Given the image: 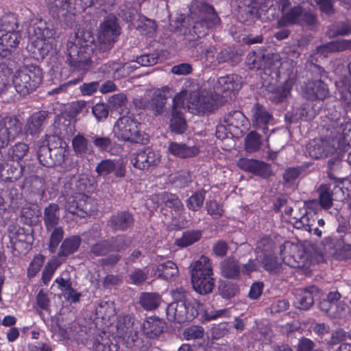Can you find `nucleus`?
<instances>
[{
  "instance_id": "f257e3e1",
  "label": "nucleus",
  "mask_w": 351,
  "mask_h": 351,
  "mask_svg": "<svg viewBox=\"0 0 351 351\" xmlns=\"http://www.w3.org/2000/svg\"><path fill=\"white\" fill-rule=\"evenodd\" d=\"M93 38L88 32H79L66 44V62L73 71L84 73L92 67Z\"/></svg>"
},
{
  "instance_id": "f03ea898",
  "label": "nucleus",
  "mask_w": 351,
  "mask_h": 351,
  "mask_svg": "<svg viewBox=\"0 0 351 351\" xmlns=\"http://www.w3.org/2000/svg\"><path fill=\"white\" fill-rule=\"evenodd\" d=\"M189 269L194 290L201 295L211 293L215 287V280L209 258L202 256L191 264Z\"/></svg>"
},
{
  "instance_id": "7ed1b4c3",
  "label": "nucleus",
  "mask_w": 351,
  "mask_h": 351,
  "mask_svg": "<svg viewBox=\"0 0 351 351\" xmlns=\"http://www.w3.org/2000/svg\"><path fill=\"white\" fill-rule=\"evenodd\" d=\"M141 124L129 111L120 117L114 125V134L119 140L132 143L145 145L148 143V134L141 130Z\"/></svg>"
},
{
  "instance_id": "20e7f679",
  "label": "nucleus",
  "mask_w": 351,
  "mask_h": 351,
  "mask_svg": "<svg viewBox=\"0 0 351 351\" xmlns=\"http://www.w3.org/2000/svg\"><path fill=\"white\" fill-rule=\"evenodd\" d=\"M18 27L17 19L13 15L0 19V59L8 58L19 43L21 36Z\"/></svg>"
},
{
  "instance_id": "39448f33",
  "label": "nucleus",
  "mask_w": 351,
  "mask_h": 351,
  "mask_svg": "<svg viewBox=\"0 0 351 351\" xmlns=\"http://www.w3.org/2000/svg\"><path fill=\"white\" fill-rule=\"evenodd\" d=\"M67 144L58 136H52L47 145H38L37 156L39 162L45 167L61 165L64 160Z\"/></svg>"
},
{
  "instance_id": "423d86ee",
  "label": "nucleus",
  "mask_w": 351,
  "mask_h": 351,
  "mask_svg": "<svg viewBox=\"0 0 351 351\" xmlns=\"http://www.w3.org/2000/svg\"><path fill=\"white\" fill-rule=\"evenodd\" d=\"M11 78L16 90L21 95H26L34 91L41 83L42 71L37 66H24Z\"/></svg>"
},
{
  "instance_id": "0eeeda50",
  "label": "nucleus",
  "mask_w": 351,
  "mask_h": 351,
  "mask_svg": "<svg viewBox=\"0 0 351 351\" xmlns=\"http://www.w3.org/2000/svg\"><path fill=\"white\" fill-rule=\"evenodd\" d=\"M63 197L65 201V210L73 215L84 217L85 215H91L95 210L93 199L84 193Z\"/></svg>"
},
{
  "instance_id": "6e6552de",
  "label": "nucleus",
  "mask_w": 351,
  "mask_h": 351,
  "mask_svg": "<svg viewBox=\"0 0 351 351\" xmlns=\"http://www.w3.org/2000/svg\"><path fill=\"white\" fill-rule=\"evenodd\" d=\"M196 302H171L167 307V316L170 322L183 323L193 320L198 315Z\"/></svg>"
},
{
  "instance_id": "1a4fd4ad",
  "label": "nucleus",
  "mask_w": 351,
  "mask_h": 351,
  "mask_svg": "<svg viewBox=\"0 0 351 351\" xmlns=\"http://www.w3.org/2000/svg\"><path fill=\"white\" fill-rule=\"evenodd\" d=\"M111 252H114L105 258L99 260L100 265L102 267H114L121 259V253L124 252L131 245L132 238L126 234H118L108 239Z\"/></svg>"
},
{
  "instance_id": "9d476101",
  "label": "nucleus",
  "mask_w": 351,
  "mask_h": 351,
  "mask_svg": "<svg viewBox=\"0 0 351 351\" xmlns=\"http://www.w3.org/2000/svg\"><path fill=\"white\" fill-rule=\"evenodd\" d=\"M119 34L120 27L117 23V19L114 15H108L100 26V49L108 50L112 48Z\"/></svg>"
},
{
  "instance_id": "9b49d317",
  "label": "nucleus",
  "mask_w": 351,
  "mask_h": 351,
  "mask_svg": "<svg viewBox=\"0 0 351 351\" xmlns=\"http://www.w3.org/2000/svg\"><path fill=\"white\" fill-rule=\"evenodd\" d=\"M161 155L159 151L145 147L131 156L132 165L141 170H152L160 165Z\"/></svg>"
},
{
  "instance_id": "f8f14e48",
  "label": "nucleus",
  "mask_w": 351,
  "mask_h": 351,
  "mask_svg": "<svg viewBox=\"0 0 351 351\" xmlns=\"http://www.w3.org/2000/svg\"><path fill=\"white\" fill-rule=\"evenodd\" d=\"M22 123L16 116L0 118V147H6L21 132Z\"/></svg>"
},
{
  "instance_id": "ddd939ff",
  "label": "nucleus",
  "mask_w": 351,
  "mask_h": 351,
  "mask_svg": "<svg viewBox=\"0 0 351 351\" xmlns=\"http://www.w3.org/2000/svg\"><path fill=\"white\" fill-rule=\"evenodd\" d=\"M49 13L53 18L64 22L66 26L71 25L73 16L69 13V0H45Z\"/></svg>"
},
{
  "instance_id": "4468645a",
  "label": "nucleus",
  "mask_w": 351,
  "mask_h": 351,
  "mask_svg": "<svg viewBox=\"0 0 351 351\" xmlns=\"http://www.w3.org/2000/svg\"><path fill=\"white\" fill-rule=\"evenodd\" d=\"M318 200L321 208L328 210L333 206V202L338 201L343 195L341 187L334 184H321L317 189Z\"/></svg>"
},
{
  "instance_id": "2eb2a0df",
  "label": "nucleus",
  "mask_w": 351,
  "mask_h": 351,
  "mask_svg": "<svg viewBox=\"0 0 351 351\" xmlns=\"http://www.w3.org/2000/svg\"><path fill=\"white\" fill-rule=\"evenodd\" d=\"M50 113L46 110H40L33 113L27 120L24 128L27 136H31L32 138L39 136L43 130V126L49 118Z\"/></svg>"
},
{
  "instance_id": "dca6fc26",
  "label": "nucleus",
  "mask_w": 351,
  "mask_h": 351,
  "mask_svg": "<svg viewBox=\"0 0 351 351\" xmlns=\"http://www.w3.org/2000/svg\"><path fill=\"white\" fill-rule=\"evenodd\" d=\"M173 93L172 88L167 86L154 91L149 101L150 109L154 116H161L167 112V101L172 96Z\"/></svg>"
},
{
  "instance_id": "f3484780",
  "label": "nucleus",
  "mask_w": 351,
  "mask_h": 351,
  "mask_svg": "<svg viewBox=\"0 0 351 351\" xmlns=\"http://www.w3.org/2000/svg\"><path fill=\"white\" fill-rule=\"evenodd\" d=\"M237 165L239 168L260 176L263 179H267L273 174L270 165L261 160L240 158L238 160Z\"/></svg>"
},
{
  "instance_id": "a211bd4d",
  "label": "nucleus",
  "mask_w": 351,
  "mask_h": 351,
  "mask_svg": "<svg viewBox=\"0 0 351 351\" xmlns=\"http://www.w3.org/2000/svg\"><path fill=\"white\" fill-rule=\"evenodd\" d=\"M274 54H265L262 51H251L246 58V64L250 69H271L275 64Z\"/></svg>"
},
{
  "instance_id": "6ab92c4d",
  "label": "nucleus",
  "mask_w": 351,
  "mask_h": 351,
  "mask_svg": "<svg viewBox=\"0 0 351 351\" xmlns=\"http://www.w3.org/2000/svg\"><path fill=\"white\" fill-rule=\"evenodd\" d=\"M220 21V19L213 6L202 4L199 8V18L194 22L196 23V29L200 27L206 32L208 28L219 25Z\"/></svg>"
},
{
  "instance_id": "aec40b11",
  "label": "nucleus",
  "mask_w": 351,
  "mask_h": 351,
  "mask_svg": "<svg viewBox=\"0 0 351 351\" xmlns=\"http://www.w3.org/2000/svg\"><path fill=\"white\" fill-rule=\"evenodd\" d=\"M302 94L308 100L324 101L329 97L330 91L327 84L319 79L308 82L304 88Z\"/></svg>"
},
{
  "instance_id": "412c9836",
  "label": "nucleus",
  "mask_w": 351,
  "mask_h": 351,
  "mask_svg": "<svg viewBox=\"0 0 351 351\" xmlns=\"http://www.w3.org/2000/svg\"><path fill=\"white\" fill-rule=\"evenodd\" d=\"M134 224V215L128 210L118 211L112 215L108 221V226L113 231L125 232Z\"/></svg>"
},
{
  "instance_id": "4be33fe9",
  "label": "nucleus",
  "mask_w": 351,
  "mask_h": 351,
  "mask_svg": "<svg viewBox=\"0 0 351 351\" xmlns=\"http://www.w3.org/2000/svg\"><path fill=\"white\" fill-rule=\"evenodd\" d=\"M324 250L332 256L339 259L351 258V245L341 244L340 241L333 237H328L323 241Z\"/></svg>"
},
{
  "instance_id": "5701e85b",
  "label": "nucleus",
  "mask_w": 351,
  "mask_h": 351,
  "mask_svg": "<svg viewBox=\"0 0 351 351\" xmlns=\"http://www.w3.org/2000/svg\"><path fill=\"white\" fill-rule=\"evenodd\" d=\"M135 319L131 315H119L117 319L116 329L119 337H132L137 333Z\"/></svg>"
},
{
  "instance_id": "b1692460",
  "label": "nucleus",
  "mask_w": 351,
  "mask_h": 351,
  "mask_svg": "<svg viewBox=\"0 0 351 351\" xmlns=\"http://www.w3.org/2000/svg\"><path fill=\"white\" fill-rule=\"evenodd\" d=\"M62 195H71L77 193H84L86 182L84 179H77L75 176L69 175L63 178Z\"/></svg>"
},
{
  "instance_id": "393cba45",
  "label": "nucleus",
  "mask_w": 351,
  "mask_h": 351,
  "mask_svg": "<svg viewBox=\"0 0 351 351\" xmlns=\"http://www.w3.org/2000/svg\"><path fill=\"white\" fill-rule=\"evenodd\" d=\"M319 293L320 290L313 285L304 289L296 298L295 306L302 310L309 309L314 303L315 298L319 297Z\"/></svg>"
},
{
  "instance_id": "a878e982",
  "label": "nucleus",
  "mask_w": 351,
  "mask_h": 351,
  "mask_svg": "<svg viewBox=\"0 0 351 351\" xmlns=\"http://www.w3.org/2000/svg\"><path fill=\"white\" fill-rule=\"evenodd\" d=\"M166 115L169 119V130L174 134H182L187 130V123L182 111L169 110Z\"/></svg>"
},
{
  "instance_id": "bb28decb",
  "label": "nucleus",
  "mask_w": 351,
  "mask_h": 351,
  "mask_svg": "<svg viewBox=\"0 0 351 351\" xmlns=\"http://www.w3.org/2000/svg\"><path fill=\"white\" fill-rule=\"evenodd\" d=\"M32 34L36 39L47 40L55 37L56 29L53 25L41 19H36L33 25L29 29V33Z\"/></svg>"
},
{
  "instance_id": "cd10ccee",
  "label": "nucleus",
  "mask_w": 351,
  "mask_h": 351,
  "mask_svg": "<svg viewBox=\"0 0 351 351\" xmlns=\"http://www.w3.org/2000/svg\"><path fill=\"white\" fill-rule=\"evenodd\" d=\"M167 149L171 154L180 158H192L199 152V148L195 145L191 146L176 142H170Z\"/></svg>"
},
{
  "instance_id": "c85d7f7f",
  "label": "nucleus",
  "mask_w": 351,
  "mask_h": 351,
  "mask_svg": "<svg viewBox=\"0 0 351 351\" xmlns=\"http://www.w3.org/2000/svg\"><path fill=\"white\" fill-rule=\"evenodd\" d=\"M280 249V254L282 256V259L284 261L287 260L288 261V264L291 265L293 267H300L304 265L303 264V257L298 254V257L300 258V261L296 260V256L295 254H292V252H295L298 250V247L293 243L286 241L283 244L279 245Z\"/></svg>"
},
{
  "instance_id": "c756f323",
  "label": "nucleus",
  "mask_w": 351,
  "mask_h": 351,
  "mask_svg": "<svg viewBox=\"0 0 351 351\" xmlns=\"http://www.w3.org/2000/svg\"><path fill=\"white\" fill-rule=\"evenodd\" d=\"M166 323L156 317L147 318L143 324V330L145 335L149 338H156L163 332Z\"/></svg>"
},
{
  "instance_id": "7c9ffc66",
  "label": "nucleus",
  "mask_w": 351,
  "mask_h": 351,
  "mask_svg": "<svg viewBox=\"0 0 351 351\" xmlns=\"http://www.w3.org/2000/svg\"><path fill=\"white\" fill-rule=\"evenodd\" d=\"M235 78H237V75H228L220 77L215 85L216 93L221 94L224 97H230L231 93L239 86V84L235 82Z\"/></svg>"
},
{
  "instance_id": "2f4dec72",
  "label": "nucleus",
  "mask_w": 351,
  "mask_h": 351,
  "mask_svg": "<svg viewBox=\"0 0 351 351\" xmlns=\"http://www.w3.org/2000/svg\"><path fill=\"white\" fill-rule=\"evenodd\" d=\"M341 298V294L338 291H330L326 298L319 303V308L328 316L335 317L337 316L336 308L337 302Z\"/></svg>"
},
{
  "instance_id": "473e14b6",
  "label": "nucleus",
  "mask_w": 351,
  "mask_h": 351,
  "mask_svg": "<svg viewBox=\"0 0 351 351\" xmlns=\"http://www.w3.org/2000/svg\"><path fill=\"white\" fill-rule=\"evenodd\" d=\"M60 207L55 203L50 204L44 209L43 221L46 230L51 231L53 228L58 227L60 221Z\"/></svg>"
},
{
  "instance_id": "72a5a7b5",
  "label": "nucleus",
  "mask_w": 351,
  "mask_h": 351,
  "mask_svg": "<svg viewBox=\"0 0 351 351\" xmlns=\"http://www.w3.org/2000/svg\"><path fill=\"white\" fill-rule=\"evenodd\" d=\"M291 89L288 82L277 87L271 86L268 89L267 98L275 104L282 103L291 95Z\"/></svg>"
},
{
  "instance_id": "f704fd0d",
  "label": "nucleus",
  "mask_w": 351,
  "mask_h": 351,
  "mask_svg": "<svg viewBox=\"0 0 351 351\" xmlns=\"http://www.w3.org/2000/svg\"><path fill=\"white\" fill-rule=\"evenodd\" d=\"M221 271L222 276L226 278L238 279L240 277L241 267L237 260L229 257L221 263Z\"/></svg>"
},
{
  "instance_id": "c9c22d12",
  "label": "nucleus",
  "mask_w": 351,
  "mask_h": 351,
  "mask_svg": "<svg viewBox=\"0 0 351 351\" xmlns=\"http://www.w3.org/2000/svg\"><path fill=\"white\" fill-rule=\"evenodd\" d=\"M46 40L36 39L28 46L34 58L37 60L45 58L52 49L51 45Z\"/></svg>"
},
{
  "instance_id": "e433bc0d",
  "label": "nucleus",
  "mask_w": 351,
  "mask_h": 351,
  "mask_svg": "<svg viewBox=\"0 0 351 351\" xmlns=\"http://www.w3.org/2000/svg\"><path fill=\"white\" fill-rule=\"evenodd\" d=\"M82 242L80 236L73 235L66 238L62 243L60 251L58 252L59 256H68L69 255L74 253L78 249Z\"/></svg>"
},
{
  "instance_id": "4c0bfd02",
  "label": "nucleus",
  "mask_w": 351,
  "mask_h": 351,
  "mask_svg": "<svg viewBox=\"0 0 351 351\" xmlns=\"http://www.w3.org/2000/svg\"><path fill=\"white\" fill-rule=\"evenodd\" d=\"M72 145L75 154L78 156H86L93 153V147L83 135L77 134L72 140Z\"/></svg>"
},
{
  "instance_id": "58836bf2",
  "label": "nucleus",
  "mask_w": 351,
  "mask_h": 351,
  "mask_svg": "<svg viewBox=\"0 0 351 351\" xmlns=\"http://www.w3.org/2000/svg\"><path fill=\"white\" fill-rule=\"evenodd\" d=\"M193 24L191 29L184 28L183 32L185 45L189 47H196L198 45V40L206 34V32L200 27L196 29V23L194 21Z\"/></svg>"
},
{
  "instance_id": "ea45409f",
  "label": "nucleus",
  "mask_w": 351,
  "mask_h": 351,
  "mask_svg": "<svg viewBox=\"0 0 351 351\" xmlns=\"http://www.w3.org/2000/svg\"><path fill=\"white\" fill-rule=\"evenodd\" d=\"M25 169V167L19 162L10 165L6 163L5 169L1 171L0 177L4 180L14 182L22 176Z\"/></svg>"
},
{
  "instance_id": "a19ab883",
  "label": "nucleus",
  "mask_w": 351,
  "mask_h": 351,
  "mask_svg": "<svg viewBox=\"0 0 351 351\" xmlns=\"http://www.w3.org/2000/svg\"><path fill=\"white\" fill-rule=\"evenodd\" d=\"M259 258L263 268L273 274H278L282 270L281 263H280L274 254L260 255Z\"/></svg>"
},
{
  "instance_id": "79ce46f5",
  "label": "nucleus",
  "mask_w": 351,
  "mask_h": 351,
  "mask_svg": "<svg viewBox=\"0 0 351 351\" xmlns=\"http://www.w3.org/2000/svg\"><path fill=\"white\" fill-rule=\"evenodd\" d=\"M156 274L158 277L169 280L178 275V269L173 262L168 261L157 266Z\"/></svg>"
},
{
  "instance_id": "37998d69",
  "label": "nucleus",
  "mask_w": 351,
  "mask_h": 351,
  "mask_svg": "<svg viewBox=\"0 0 351 351\" xmlns=\"http://www.w3.org/2000/svg\"><path fill=\"white\" fill-rule=\"evenodd\" d=\"M216 60L219 64L227 62L231 65H236L241 60L239 51L230 48L222 49L219 52Z\"/></svg>"
},
{
  "instance_id": "c03bdc74",
  "label": "nucleus",
  "mask_w": 351,
  "mask_h": 351,
  "mask_svg": "<svg viewBox=\"0 0 351 351\" xmlns=\"http://www.w3.org/2000/svg\"><path fill=\"white\" fill-rule=\"evenodd\" d=\"M133 26L142 34H153L156 29L155 21L138 14Z\"/></svg>"
},
{
  "instance_id": "a18cd8bd",
  "label": "nucleus",
  "mask_w": 351,
  "mask_h": 351,
  "mask_svg": "<svg viewBox=\"0 0 351 351\" xmlns=\"http://www.w3.org/2000/svg\"><path fill=\"white\" fill-rule=\"evenodd\" d=\"M202 232L199 230H191L182 233L180 239L176 240V244L180 247H188L197 242L202 237Z\"/></svg>"
},
{
  "instance_id": "49530a36",
  "label": "nucleus",
  "mask_w": 351,
  "mask_h": 351,
  "mask_svg": "<svg viewBox=\"0 0 351 351\" xmlns=\"http://www.w3.org/2000/svg\"><path fill=\"white\" fill-rule=\"evenodd\" d=\"M139 302L145 310L152 311L158 307L161 302V296L156 293H143Z\"/></svg>"
},
{
  "instance_id": "de8ad7c7",
  "label": "nucleus",
  "mask_w": 351,
  "mask_h": 351,
  "mask_svg": "<svg viewBox=\"0 0 351 351\" xmlns=\"http://www.w3.org/2000/svg\"><path fill=\"white\" fill-rule=\"evenodd\" d=\"M351 48V40L332 41L318 47L321 53L339 52Z\"/></svg>"
},
{
  "instance_id": "09e8293b",
  "label": "nucleus",
  "mask_w": 351,
  "mask_h": 351,
  "mask_svg": "<svg viewBox=\"0 0 351 351\" xmlns=\"http://www.w3.org/2000/svg\"><path fill=\"white\" fill-rule=\"evenodd\" d=\"M189 103L196 108L202 110L211 111L213 110V101L208 96H199L198 93L191 94L189 98Z\"/></svg>"
},
{
  "instance_id": "8fccbe9b",
  "label": "nucleus",
  "mask_w": 351,
  "mask_h": 351,
  "mask_svg": "<svg viewBox=\"0 0 351 351\" xmlns=\"http://www.w3.org/2000/svg\"><path fill=\"white\" fill-rule=\"evenodd\" d=\"M108 239L97 241L90 246L88 256L90 258L101 257L105 258L108 256L110 252V245Z\"/></svg>"
},
{
  "instance_id": "3c124183",
  "label": "nucleus",
  "mask_w": 351,
  "mask_h": 351,
  "mask_svg": "<svg viewBox=\"0 0 351 351\" xmlns=\"http://www.w3.org/2000/svg\"><path fill=\"white\" fill-rule=\"evenodd\" d=\"M245 117L244 114L239 110H232L225 114L223 117V123H226L228 127H233L239 128L243 125Z\"/></svg>"
},
{
  "instance_id": "603ef678",
  "label": "nucleus",
  "mask_w": 351,
  "mask_h": 351,
  "mask_svg": "<svg viewBox=\"0 0 351 351\" xmlns=\"http://www.w3.org/2000/svg\"><path fill=\"white\" fill-rule=\"evenodd\" d=\"M227 332H228V330L226 328V326L223 325H217V326H213L211 328L212 339L210 341H208L207 343V346H206L207 348H208L210 349H214V350L219 349L216 346H219V345L223 346L224 345L223 341H222L221 343H217V342H215V341H217L220 338L225 336L227 334ZM220 349L223 350V348H220Z\"/></svg>"
},
{
  "instance_id": "864d4df0",
  "label": "nucleus",
  "mask_w": 351,
  "mask_h": 351,
  "mask_svg": "<svg viewBox=\"0 0 351 351\" xmlns=\"http://www.w3.org/2000/svg\"><path fill=\"white\" fill-rule=\"evenodd\" d=\"M253 116L258 125L265 126L272 119V116L263 106L256 104L252 109Z\"/></svg>"
},
{
  "instance_id": "5fc2aeb1",
  "label": "nucleus",
  "mask_w": 351,
  "mask_h": 351,
  "mask_svg": "<svg viewBox=\"0 0 351 351\" xmlns=\"http://www.w3.org/2000/svg\"><path fill=\"white\" fill-rule=\"evenodd\" d=\"M262 142L261 135L252 131L245 138V148L247 152H254L260 149Z\"/></svg>"
},
{
  "instance_id": "6e6d98bb",
  "label": "nucleus",
  "mask_w": 351,
  "mask_h": 351,
  "mask_svg": "<svg viewBox=\"0 0 351 351\" xmlns=\"http://www.w3.org/2000/svg\"><path fill=\"white\" fill-rule=\"evenodd\" d=\"M278 245L269 237H263L257 243L256 250H259L263 256L264 254H274Z\"/></svg>"
},
{
  "instance_id": "4d7b16f0",
  "label": "nucleus",
  "mask_w": 351,
  "mask_h": 351,
  "mask_svg": "<svg viewBox=\"0 0 351 351\" xmlns=\"http://www.w3.org/2000/svg\"><path fill=\"white\" fill-rule=\"evenodd\" d=\"M69 13L73 16V21L74 16L77 13L84 12L87 8L91 7L93 5V0H69Z\"/></svg>"
},
{
  "instance_id": "13d9d810",
  "label": "nucleus",
  "mask_w": 351,
  "mask_h": 351,
  "mask_svg": "<svg viewBox=\"0 0 351 351\" xmlns=\"http://www.w3.org/2000/svg\"><path fill=\"white\" fill-rule=\"evenodd\" d=\"M49 237V250L51 253H55L57 247L64 237V230L62 227H55L52 230Z\"/></svg>"
},
{
  "instance_id": "bf43d9fd",
  "label": "nucleus",
  "mask_w": 351,
  "mask_h": 351,
  "mask_svg": "<svg viewBox=\"0 0 351 351\" xmlns=\"http://www.w3.org/2000/svg\"><path fill=\"white\" fill-rule=\"evenodd\" d=\"M204 328L202 326H191L184 330L183 336L188 341L197 340L198 345L201 346L202 343L200 341H202L204 336Z\"/></svg>"
},
{
  "instance_id": "052dcab7",
  "label": "nucleus",
  "mask_w": 351,
  "mask_h": 351,
  "mask_svg": "<svg viewBox=\"0 0 351 351\" xmlns=\"http://www.w3.org/2000/svg\"><path fill=\"white\" fill-rule=\"evenodd\" d=\"M239 291L238 286L230 282H221L219 287V294L225 299H230Z\"/></svg>"
},
{
  "instance_id": "680f3d73",
  "label": "nucleus",
  "mask_w": 351,
  "mask_h": 351,
  "mask_svg": "<svg viewBox=\"0 0 351 351\" xmlns=\"http://www.w3.org/2000/svg\"><path fill=\"white\" fill-rule=\"evenodd\" d=\"M93 145L101 152H108L112 145V141L108 136L95 135L91 137Z\"/></svg>"
},
{
  "instance_id": "e2e57ef3",
  "label": "nucleus",
  "mask_w": 351,
  "mask_h": 351,
  "mask_svg": "<svg viewBox=\"0 0 351 351\" xmlns=\"http://www.w3.org/2000/svg\"><path fill=\"white\" fill-rule=\"evenodd\" d=\"M204 199V193L196 192L187 199L186 207L191 210L197 211L202 206Z\"/></svg>"
},
{
  "instance_id": "0e129e2a",
  "label": "nucleus",
  "mask_w": 351,
  "mask_h": 351,
  "mask_svg": "<svg viewBox=\"0 0 351 351\" xmlns=\"http://www.w3.org/2000/svg\"><path fill=\"white\" fill-rule=\"evenodd\" d=\"M30 190L33 194L37 195L40 199H43L45 193L44 180L38 176L32 178L31 180Z\"/></svg>"
},
{
  "instance_id": "69168bd1",
  "label": "nucleus",
  "mask_w": 351,
  "mask_h": 351,
  "mask_svg": "<svg viewBox=\"0 0 351 351\" xmlns=\"http://www.w3.org/2000/svg\"><path fill=\"white\" fill-rule=\"evenodd\" d=\"M308 151L310 156L316 159L328 156V152L324 148L323 143H319L315 141L309 143Z\"/></svg>"
},
{
  "instance_id": "338daca9",
  "label": "nucleus",
  "mask_w": 351,
  "mask_h": 351,
  "mask_svg": "<svg viewBox=\"0 0 351 351\" xmlns=\"http://www.w3.org/2000/svg\"><path fill=\"white\" fill-rule=\"evenodd\" d=\"M305 168L304 167H289L283 174V180L287 184H293L301 175Z\"/></svg>"
},
{
  "instance_id": "774afa93",
  "label": "nucleus",
  "mask_w": 351,
  "mask_h": 351,
  "mask_svg": "<svg viewBox=\"0 0 351 351\" xmlns=\"http://www.w3.org/2000/svg\"><path fill=\"white\" fill-rule=\"evenodd\" d=\"M163 200L167 206L173 208L175 211H181L184 209L183 204L176 194L166 193L163 195Z\"/></svg>"
}]
</instances>
